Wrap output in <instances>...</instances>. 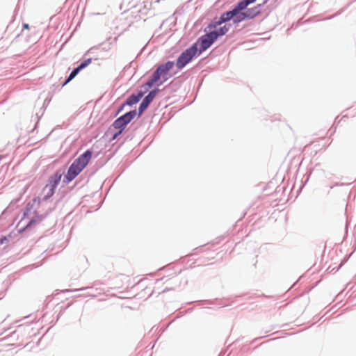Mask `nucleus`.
Instances as JSON below:
<instances>
[{
    "instance_id": "obj_8",
    "label": "nucleus",
    "mask_w": 356,
    "mask_h": 356,
    "mask_svg": "<svg viewBox=\"0 0 356 356\" xmlns=\"http://www.w3.org/2000/svg\"><path fill=\"white\" fill-rule=\"evenodd\" d=\"M143 96V93L142 92H138L137 95H131L118 109L117 114L121 112L125 106H132L136 104L142 98Z\"/></svg>"
},
{
    "instance_id": "obj_5",
    "label": "nucleus",
    "mask_w": 356,
    "mask_h": 356,
    "mask_svg": "<svg viewBox=\"0 0 356 356\" xmlns=\"http://www.w3.org/2000/svg\"><path fill=\"white\" fill-rule=\"evenodd\" d=\"M197 44H193L190 48L186 49L178 58L177 60V67L179 69L183 68L188 64L193 58L197 54Z\"/></svg>"
},
{
    "instance_id": "obj_10",
    "label": "nucleus",
    "mask_w": 356,
    "mask_h": 356,
    "mask_svg": "<svg viewBox=\"0 0 356 356\" xmlns=\"http://www.w3.org/2000/svg\"><path fill=\"white\" fill-rule=\"evenodd\" d=\"M260 13V6L250 8L246 7V18H253Z\"/></svg>"
},
{
    "instance_id": "obj_11",
    "label": "nucleus",
    "mask_w": 356,
    "mask_h": 356,
    "mask_svg": "<svg viewBox=\"0 0 356 356\" xmlns=\"http://www.w3.org/2000/svg\"><path fill=\"white\" fill-rule=\"evenodd\" d=\"M156 95V90H152L144 99L143 102L146 103L148 106L149 104L152 102V100L154 99L155 96Z\"/></svg>"
},
{
    "instance_id": "obj_14",
    "label": "nucleus",
    "mask_w": 356,
    "mask_h": 356,
    "mask_svg": "<svg viewBox=\"0 0 356 356\" xmlns=\"http://www.w3.org/2000/svg\"><path fill=\"white\" fill-rule=\"evenodd\" d=\"M256 0H246V7H248L250 3H252L255 1Z\"/></svg>"
},
{
    "instance_id": "obj_7",
    "label": "nucleus",
    "mask_w": 356,
    "mask_h": 356,
    "mask_svg": "<svg viewBox=\"0 0 356 356\" xmlns=\"http://www.w3.org/2000/svg\"><path fill=\"white\" fill-rule=\"evenodd\" d=\"M217 38L218 37L213 31H211L210 33L202 35L199 40L200 45L199 54H201L202 51L208 49L214 42V41L217 40Z\"/></svg>"
},
{
    "instance_id": "obj_12",
    "label": "nucleus",
    "mask_w": 356,
    "mask_h": 356,
    "mask_svg": "<svg viewBox=\"0 0 356 356\" xmlns=\"http://www.w3.org/2000/svg\"><path fill=\"white\" fill-rule=\"evenodd\" d=\"M228 31V28L226 26L219 28L218 29L213 31L216 33L217 37L225 35Z\"/></svg>"
},
{
    "instance_id": "obj_2",
    "label": "nucleus",
    "mask_w": 356,
    "mask_h": 356,
    "mask_svg": "<svg viewBox=\"0 0 356 356\" xmlns=\"http://www.w3.org/2000/svg\"><path fill=\"white\" fill-rule=\"evenodd\" d=\"M174 62L168 61L165 64L159 65L154 72L152 78L147 81L146 86L151 87H159L168 79V72L173 67Z\"/></svg>"
},
{
    "instance_id": "obj_4",
    "label": "nucleus",
    "mask_w": 356,
    "mask_h": 356,
    "mask_svg": "<svg viewBox=\"0 0 356 356\" xmlns=\"http://www.w3.org/2000/svg\"><path fill=\"white\" fill-rule=\"evenodd\" d=\"M136 111L133 110L126 113L113 122L112 126L115 129L118 130V132L113 136V139L122 134L127 125L136 117Z\"/></svg>"
},
{
    "instance_id": "obj_3",
    "label": "nucleus",
    "mask_w": 356,
    "mask_h": 356,
    "mask_svg": "<svg viewBox=\"0 0 356 356\" xmlns=\"http://www.w3.org/2000/svg\"><path fill=\"white\" fill-rule=\"evenodd\" d=\"M245 19V0L239 2L232 10L221 15L218 21L215 22L214 26L222 23L232 20L234 23H238Z\"/></svg>"
},
{
    "instance_id": "obj_9",
    "label": "nucleus",
    "mask_w": 356,
    "mask_h": 356,
    "mask_svg": "<svg viewBox=\"0 0 356 356\" xmlns=\"http://www.w3.org/2000/svg\"><path fill=\"white\" fill-rule=\"evenodd\" d=\"M92 61L91 58H88L86 60H84L83 63H81L76 68L74 69L73 71L70 73L69 77L65 81V82L63 83V86L65 85L67 83H68L70 81H71L72 79H74L77 74L83 68L87 67Z\"/></svg>"
},
{
    "instance_id": "obj_6",
    "label": "nucleus",
    "mask_w": 356,
    "mask_h": 356,
    "mask_svg": "<svg viewBox=\"0 0 356 356\" xmlns=\"http://www.w3.org/2000/svg\"><path fill=\"white\" fill-rule=\"evenodd\" d=\"M62 177V174L59 172H56L49 179V184L46 185L44 188L43 191H47V193L44 197V200H47L51 197L55 191V189L60 181Z\"/></svg>"
},
{
    "instance_id": "obj_13",
    "label": "nucleus",
    "mask_w": 356,
    "mask_h": 356,
    "mask_svg": "<svg viewBox=\"0 0 356 356\" xmlns=\"http://www.w3.org/2000/svg\"><path fill=\"white\" fill-rule=\"evenodd\" d=\"M147 107L148 105L143 101L138 108V116H140Z\"/></svg>"
},
{
    "instance_id": "obj_15",
    "label": "nucleus",
    "mask_w": 356,
    "mask_h": 356,
    "mask_svg": "<svg viewBox=\"0 0 356 356\" xmlns=\"http://www.w3.org/2000/svg\"><path fill=\"white\" fill-rule=\"evenodd\" d=\"M24 27L25 29H29V25L26 24L24 25Z\"/></svg>"
},
{
    "instance_id": "obj_1",
    "label": "nucleus",
    "mask_w": 356,
    "mask_h": 356,
    "mask_svg": "<svg viewBox=\"0 0 356 356\" xmlns=\"http://www.w3.org/2000/svg\"><path fill=\"white\" fill-rule=\"evenodd\" d=\"M92 157V152L87 150L81 154L70 166L65 178L67 182L72 181L86 168Z\"/></svg>"
}]
</instances>
